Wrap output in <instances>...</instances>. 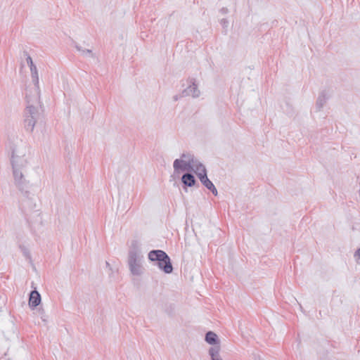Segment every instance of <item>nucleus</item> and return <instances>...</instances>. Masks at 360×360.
<instances>
[{
	"mask_svg": "<svg viewBox=\"0 0 360 360\" xmlns=\"http://www.w3.org/2000/svg\"><path fill=\"white\" fill-rule=\"evenodd\" d=\"M11 150V162L15 184L25 198L22 200L20 206L22 209L32 210L35 205L33 204L32 198L30 196V193L27 190L30 188V183L24 177V172L27 165L25 158L26 144L20 141V143L12 147Z\"/></svg>",
	"mask_w": 360,
	"mask_h": 360,
	"instance_id": "f257e3e1",
	"label": "nucleus"
},
{
	"mask_svg": "<svg viewBox=\"0 0 360 360\" xmlns=\"http://www.w3.org/2000/svg\"><path fill=\"white\" fill-rule=\"evenodd\" d=\"M39 100L36 101L35 94L31 98L27 94H26V101L27 105L24 111V127L27 131L32 132L35 124L41 121L42 115L39 112L37 107L34 106V103H39Z\"/></svg>",
	"mask_w": 360,
	"mask_h": 360,
	"instance_id": "f03ea898",
	"label": "nucleus"
},
{
	"mask_svg": "<svg viewBox=\"0 0 360 360\" xmlns=\"http://www.w3.org/2000/svg\"><path fill=\"white\" fill-rule=\"evenodd\" d=\"M23 55L26 57L27 65L30 68L32 81L34 85L35 98L36 101L39 100L40 97V89L39 84V75L36 65L34 64L32 58L28 54L27 51H24Z\"/></svg>",
	"mask_w": 360,
	"mask_h": 360,
	"instance_id": "7ed1b4c3",
	"label": "nucleus"
},
{
	"mask_svg": "<svg viewBox=\"0 0 360 360\" xmlns=\"http://www.w3.org/2000/svg\"><path fill=\"white\" fill-rule=\"evenodd\" d=\"M188 86L184 89L180 94L181 97H186L191 96L193 98H198L200 96V91L198 87L196 79L195 78L189 77L187 80Z\"/></svg>",
	"mask_w": 360,
	"mask_h": 360,
	"instance_id": "20e7f679",
	"label": "nucleus"
},
{
	"mask_svg": "<svg viewBox=\"0 0 360 360\" xmlns=\"http://www.w3.org/2000/svg\"><path fill=\"white\" fill-rule=\"evenodd\" d=\"M193 164L184 159H176L173 162L174 172L175 174H179L183 172H192Z\"/></svg>",
	"mask_w": 360,
	"mask_h": 360,
	"instance_id": "39448f33",
	"label": "nucleus"
},
{
	"mask_svg": "<svg viewBox=\"0 0 360 360\" xmlns=\"http://www.w3.org/2000/svg\"><path fill=\"white\" fill-rule=\"evenodd\" d=\"M143 257H128V265L131 273L135 276H140L143 273L141 261Z\"/></svg>",
	"mask_w": 360,
	"mask_h": 360,
	"instance_id": "423d86ee",
	"label": "nucleus"
},
{
	"mask_svg": "<svg viewBox=\"0 0 360 360\" xmlns=\"http://www.w3.org/2000/svg\"><path fill=\"white\" fill-rule=\"evenodd\" d=\"M191 172H187L184 173L181 178V181L183 184V188L186 191H187L188 187H192L195 185H197V187H199V184L197 183L194 175Z\"/></svg>",
	"mask_w": 360,
	"mask_h": 360,
	"instance_id": "0eeeda50",
	"label": "nucleus"
},
{
	"mask_svg": "<svg viewBox=\"0 0 360 360\" xmlns=\"http://www.w3.org/2000/svg\"><path fill=\"white\" fill-rule=\"evenodd\" d=\"M158 266L165 274H171L173 271L172 262L168 255L160 262H158Z\"/></svg>",
	"mask_w": 360,
	"mask_h": 360,
	"instance_id": "6e6552de",
	"label": "nucleus"
},
{
	"mask_svg": "<svg viewBox=\"0 0 360 360\" xmlns=\"http://www.w3.org/2000/svg\"><path fill=\"white\" fill-rule=\"evenodd\" d=\"M143 257L141 255L140 243L137 240H133L129 246L128 257Z\"/></svg>",
	"mask_w": 360,
	"mask_h": 360,
	"instance_id": "1a4fd4ad",
	"label": "nucleus"
},
{
	"mask_svg": "<svg viewBox=\"0 0 360 360\" xmlns=\"http://www.w3.org/2000/svg\"><path fill=\"white\" fill-rule=\"evenodd\" d=\"M41 303V295L39 292L36 290H32L30 293L29 306L32 309H34Z\"/></svg>",
	"mask_w": 360,
	"mask_h": 360,
	"instance_id": "9d476101",
	"label": "nucleus"
},
{
	"mask_svg": "<svg viewBox=\"0 0 360 360\" xmlns=\"http://www.w3.org/2000/svg\"><path fill=\"white\" fill-rule=\"evenodd\" d=\"M167 253L161 250H153L148 253V259L152 262H160L165 256Z\"/></svg>",
	"mask_w": 360,
	"mask_h": 360,
	"instance_id": "9b49d317",
	"label": "nucleus"
},
{
	"mask_svg": "<svg viewBox=\"0 0 360 360\" xmlns=\"http://www.w3.org/2000/svg\"><path fill=\"white\" fill-rule=\"evenodd\" d=\"M205 340L208 344L213 345V347L219 346V338L217 335L212 331L206 333Z\"/></svg>",
	"mask_w": 360,
	"mask_h": 360,
	"instance_id": "f8f14e48",
	"label": "nucleus"
},
{
	"mask_svg": "<svg viewBox=\"0 0 360 360\" xmlns=\"http://www.w3.org/2000/svg\"><path fill=\"white\" fill-rule=\"evenodd\" d=\"M327 97L324 91H321L316 100V108L317 110L320 111L326 103Z\"/></svg>",
	"mask_w": 360,
	"mask_h": 360,
	"instance_id": "ddd939ff",
	"label": "nucleus"
},
{
	"mask_svg": "<svg viewBox=\"0 0 360 360\" xmlns=\"http://www.w3.org/2000/svg\"><path fill=\"white\" fill-rule=\"evenodd\" d=\"M220 346H214L210 348L209 354L212 360H222L219 355Z\"/></svg>",
	"mask_w": 360,
	"mask_h": 360,
	"instance_id": "4468645a",
	"label": "nucleus"
},
{
	"mask_svg": "<svg viewBox=\"0 0 360 360\" xmlns=\"http://www.w3.org/2000/svg\"><path fill=\"white\" fill-rule=\"evenodd\" d=\"M74 46L75 49L81 52L82 55L84 56H88L90 58H94V53L92 52L91 49H83L81 46H79L78 44H77L75 41H74Z\"/></svg>",
	"mask_w": 360,
	"mask_h": 360,
	"instance_id": "2eb2a0df",
	"label": "nucleus"
},
{
	"mask_svg": "<svg viewBox=\"0 0 360 360\" xmlns=\"http://www.w3.org/2000/svg\"><path fill=\"white\" fill-rule=\"evenodd\" d=\"M203 169H206L205 165L196 159V162L193 164V169L192 172L197 174L198 172H202Z\"/></svg>",
	"mask_w": 360,
	"mask_h": 360,
	"instance_id": "dca6fc26",
	"label": "nucleus"
},
{
	"mask_svg": "<svg viewBox=\"0 0 360 360\" xmlns=\"http://www.w3.org/2000/svg\"><path fill=\"white\" fill-rule=\"evenodd\" d=\"M179 159H184V160H188L191 163L196 162V158H195L194 155L190 153H184L181 155Z\"/></svg>",
	"mask_w": 360,
	"mask_h": 360,
	"instance_id": "f3484780",
	"label": "nucleus"
},
{
	"mask_svg": "<svg viewBox=\"0 0 360 360\" xmlns=\"http://www.w3.org/2000/svg\"><path fill=\"white\" fill-rule=\"evenodd\" d=\"M196 175L202 184L205 182L207 179H209V178L207 177V173L206 169H203L202 172H198V173H197Z\"/></svg>",
	"mask_w": 360,
	"mask_h": 360,
	"instance_id": "a211bd4d",
	"label": "nucleus"
},
{
	"mask_svg": "<svg viewBox=\"0 0 360 360\" xmlns=\"http://www.w3.org/2000/svg\"><path fill=\"white\" fill-rule=\"evenodd\" d=\"M20 248L23 254V255L26 257V258H29L30 259V251L29 250L23 246V245H20Z\"/></svg>",
	"mask_w": 360,
	"mask_h": 360,
	"instance_id": "6ab92c4d",
	"label": "nucleus"
},
{
	"mask_svg": "<svg viewBox=\"0 0 360 360\" xmlns=\"http://www.w3.org/2000/svg\"><path fill=\"white\" fill-rule=\"evenodd\" d=\"M205 188H207L209 191L210 188H212V186H214V185L213 184V183L210 180V179H207L205 182L202 183V184Z\"/></svg>",
	"mask_w": 360,
	"mask_h": 360,
	"instance_id": "aec40b11",
	"label": "nucleus"
},
{
	"mask_svg": "<svg viewBox=\"0 0 360 360\" xmlns=\"http://www.w3.org/2000/svg\"><path fill=\"white\" fill-rule=\"evenodd\" d=\"M220 22L224 28L226 27L229 24V22H228L227 19H226V18H222Z\"/></svg>",
	"mask_w": 360,
	"mask_h": 360,
	"instance_id": "412c9836",
	"label": "nucleus"
},
{
	"mask_svg": "<svg viewBox=\"0 0 360 360\" xmlns=\"http://www.w3.org/2000/svg\"><path fill=\"white\" fill-rule=\"evenodd\" d=\"M210 191L212 193V194H213L214 195H215V196H217V195L218 192H217V188H215V186H212V188H210Z\"/></svg>",
	"mask_w": 360,
	"mask_h": 360,
	"instance_id": "4be33fe9",
	"label": "nucleus"
},
{
	"mask_svg": "<svg viewBox=\"0 0 360 360\" xmlns=\"http://www.w3.org/2000/svg\"><path fill=\"white\" fill-rule=\"evenodd\" d=\"M354 257H358V258L360 259V248H359L354 254ZM359 264H360V262H357Z\"/></svg>",
	"mask_w": 360,
	"mask_h": 360,
	"instance_id": "5701e85b",
	"label": "nucleus"
},
{
	"mask_svg": "<svg viewBox=\"0 0 360 360\" xmlns=\"http://www.w3.org/2000/svg\"><path fill=\"white\" fill-rule=\"evenodd\" d=\"M228 8H222L221 10H220V12L222 13V14H226L228 13Z\"/></svg>",
	"mask_w": 360,
	"mask_h": 360,
	"instance_id": "b1692460",
	"label": "nucleus"
},
{
	"mask_svg": "<svg viewBox=\"0 0 360 360\" xmlns=\"http://www.w3.org/2000/svg\"><path fill=\"white\" fill-rule=\"evenodd\" d=\"M180 98H181V97L180 96V95H175V96L173 97V99H174V101H178Z\"/></svg>",
	"mask_w": 360,
	"mask_h": 360,
	"instance_id": "393cba45",
	"label": "nucleus"
},
{
	"mask_svg": "<svg viewBox=\"0 0 360 360\" xmlns=\"http://www.w3.org/2000/svg\"><path fill=\"white\" fill-rule=\"evenodd\" d=\"M109 263L108 262H106V266H109Z\"/></svg>",
	"mask_w": 360,
	"mask_h": 360,
	"instance_id": "a878e982",
	"label": "nucleus"
}]
</instances>
